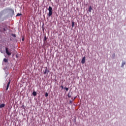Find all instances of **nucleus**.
Masks as SVG:
<instances>
[{
	"label": "nucleus",
	"mask_w": 126,
	"mask_h": 126,
	"mask_svg": "<svg viewBox=\"0 0 126 126\" xmlns=\"http://www.w3.org/2000/svg\"><path fill=\"white\" fill-rule=\"evenodd\" d=\"M49 10V13H48V15L49 16H52V14H53V8L50 6L48 8Z\"/></svg>",
	"instance_id": "1"
},
{
	"label": "nucleus",
	"mask_w": 126,
	"mask_h": 126,
	"mask_svg": "<svg viewBox=\"0 0 126 126\" xmlns=\"http://www.w3.org/2000/svg\"><path fill=\"white\" fill-rule=\"evenodd\" d=\"M125 64H126V62H123L122 64V67H123V66H124V65H125Z\"/></svg>",
	"instance_id": "11"
},
{
	"label": "nucleus",
	"mask_w": 126,
	"mask_h": 126,
	"mask_svg": "<svg viewBox=\"0 0 126 126\" xmlns=\"http://www.w3.org/2000/svg\"><path fill=\"white\" fill-rule=\"evenodd\" d=\"M21 15H22V14H21V13H18L16 15V16H21Z\"/></svg>",
	"instance_id": "12"
},
{
	"label": "nucleus",
	"mask_w": 126,
	"mask_h": 126,
	"mask_svg": "<svg viewBox=\"0 0 126 126\" xmlns=\"http://www.w3.org/2000/svg\"><path fill=\"white\" fill-rule=\"evenodd\" d=\"M22 41H24V38H23L22 39Z\"/></svg>",
	"instance_id": "24"
},
{
	"label": "nucleus",
	"mask_w": 126,
	"mask_h": 126,
	"mask_svg": "<svg viewBox=\"0 0 126 126\" xmlns=\"http://www.w3.org/2000/svg\"><path fill=\"white\" fill-rule=\"evenodd\" d=\"M3 62H4V63H7L8 61L7 60V59L5 58L3 59Z\"/></svg>",
	"instance_id": "10"
},
{
	"label": "nucleus",
	"mask_w": 126,
	"mask_h": 126,
	"mask_svg": "<svg viewBox=\"0 0 126 126\" xmlns=\"http://www.w3.org/2000/svg\"><path fill=\"white\" fill-rule=\"evenodd\" d=\"M5 106V104H4V103L1 104L0 105V108H4Z\"/></svg>",
	"instance_id": "6"
},
{
	"label": "nucleus",
	"mask_w": 126,
	"mask_h": 126,
	"mask_svg": "<svg viewBox=\"0 0 126 126\" xmlns=\"http://www.w3.org/2000/svg\"><path fill=\"white\" fill-rule=\"evenodd\" d=\"M89 12H91V11H92V7H91V6H90L89 7Z\"/></svg>",
	"instance_id": "8"
},
{
	"label": "nucleus",
	"mask_w": 126,
	"mask_h": 126,
	"mask_svg": "<svg viewBox=\"0 0 126 126\" xmlns=\"http://www.w3.org/2000/svg\"><path fill=\"white\" fill-rule=\"evenodd\" d=\"M85 57H84L82 59V61H81V63L83 64H84V63H85Z\"/></svg>",
	"instance_id": "4"
},
{
	"label": "nucleus",
	"mask_w": 126,
	"mask_h": 126,
	"mask_svg": "<svg viewBox=\"0 0 126 126\" xmlns=\"http://www.w3.org/2000/svg\"><path fill=\"white\" fill-rule=\"evenodd\" d=\"M76 98V96H75L74 99H73V101H74V100H75V99Z\"/></svg>",
	"instance_id": "22"
},
{
	"label": "nucleus",
	"mask_w": 126,
	"mask_h": 126,
	"mask_svg": "<svg viewBox=\"0 0 126 126\" xmlns=\"http://www.w3.org/2000/svg\"><path fill=\"white\" fill-rule=\"evenodd\" d=\"M115 55H115V54H113V57H114H114H115Z\"/></svg>",
	"instance_id": "23"
},
{
	"label": "nucleus",
	"mask_w": 126,
	"mask_h": 126,
	"mask_svg": "<svg viewBox=\"0 0 126 126\" xmlns=\"http://www.w3.org/2000/svg\"><path fill=\"white\" fill-rule=\"evenodd\" d=\"M50 71L47 69H45V71H44V74H46V73H49V72Z\"/></svg>",
	"instance_id": "7"
},
{
	"label": "nucleus",
	"mask_w": 126,
	"mask_h": 126,
	"mask_svg": "<svg viewBox=\"0 0 126 126\" xmlns=\"http://www.w3.org/2000/svg\"><path fill=\"white\" fill-rule=\"evenodd\" d=\"M45 97H48V96H49V94H48V93H45Z\"/></svg>",
	"instance_id": "15"
},
{
	"label": "nucleus",
	"mask_w": 126,
	"mask_h": 126,
	"mask_svg": "<svg viewBox=\"0 0 126 126\" xmlns=\"http://www.w3.org/2000/svg\"><path fill=\"white\" fill-rule=\"evenodd\" d=\"M72 95V93H69L68 94V98H71V96Z\"/></svg>",
	"instance_id": "5"
},
{
	"label": "nucleus",
	"mask_w": 126,
	"mask_h": 126,
	"mask_svg": "<svg viewBox=\"0 0 126 126\" xmlns=\"http://www.w3.org/2000/svg\"><path fill=\"white\" fill-rule=\"evenodd\" d=\"M22 107H23V109H25L26 108V106L24 105H23Z\"/></svg>",
	"instance_id": "17"
},
{
	"label": "nucleus",
	"mask_w": 126,
	"mask_h": 126,
	"mask_svg": "<svg viewBox=\"0 0 126 126\" xmlns=\"http://www.w3.org/2000/svg\"><path fill=\"white\" fill-rule=\"evenodd\" d=\"M12 36L13 37H16V35H15V34H12Z\"/></svg>",
	"instance_id": "18"
},
{
	"label": "nucleus",
	"mask_w": 126,
	"mask_h": 126,
	"mask_svg": "<svg viewBox=\"0 0 126 126\" xmlns=\"http://www.w3.org/2000/svg\"><path fill=\"white\" fill-rule=\"evenodd\" d=\"M5 51H6V53L7 55V56H11V53H10V52H9V51H8V48H6Z\"/></svg>",
	"instance_id": "2"
},
{
	"label": "nucleus",
	"mask_w": 126,
	"mask_h": 126,
	"mask_svg": "<svg viewBox=\"0 0 126 126\" xmlns=\"http://www.w3.org/2000/svg\"><path fill=\"white\" fill-rule=\"evenodd\" d=\"M69 103H70V104H72V101L70 100V101H69Z\"/></svg>",
	"instance_id": "21"
},
{
	"label": "nucleus",
	"mask_w": 126,
	"mask_h": 126,
	"mask_svg": "<svg viewBox=\"0 0 126 126\" xmlns=\"http://www.w3.org/2000/svg\"><path fill=\"white\" fill-rule=\"evenodd\" d=\"M4 31H5V28H3V30H0V32H4Z\"/></svg>",
	"instance_id": "14"
},
{
	"label": "nucleus",
	"mask_w": 126,
	"mask_h": 126,
	"mask_svg": "<svg viewBox=\"0 0 126 126\" xmlns=\"http://www.w3.org/2000/svg\"><path fill=\"white\" fill-rule=\"evenodd\" d=\"M32 95H33V96H36V95H37V93H36V92H33L32 93Z\"/></svg>",
	"instance_id": "9"
},
{
	"label": "nucleus",
	"mask_w": 126,
	"mask_h": 126,
	"mask_svg": "<svg viewBox=\"0 0 126 126\" xmlns=\"http://www.w3.org/2000/svg\"><path fill=\"white\" fill-rule=\"evenodd\" d=\"M44 42H46V41H47V37H46V36H44Z\"/></svg>",
	"instance_id": "13"
},
{
	"label": "nucleus",
	"mask_w": 126,
	"mask_h": 126,
	"mask_svg": "<svg viewBox=\"0 0 126 126\" xmlns=\"http://www.w3.org/2000/svg\"><path fill=\"white\" fill-rule=\"evenodd\" d=\"M66 91H68V88H65Z\"/></svg>",
	"instance_id": "19"
},
{
	"label": "nucleus",
	"mask_w": 126,
	"mask_h": 126,
	"mask_svg": "<svg viewBox=\"0 0 126 126\" xmlns=\"http://www.w3.org/2000/svg\"><path fill=\"white\" fill-rule=\"evenodd\" d=\"M74 27V22H72V27Z\"/></svg>",
	"instance_id": "16"
},
{
	"label": "nucleus",
	"mask_w": 126,
	"mask_h": 126,
	"mask_svg": "<svg viewBox=\"0 0 126 126\" xmlns=\"http://www.w3.org/2000/svg\"><path fill=\"white\" fill-rule=\"evenodd\" d=\"M61 87L62 89H63V85H61Z\"/></svg>",
	"instance_id": "20"
},
{
	"label": "nucleus",
	"mask_w": 126,
	"mask_h": 126,
	"mask_svg": "<svg viewBox=\"0 0 126 126\" xmlns=\"http://www.w3.org/2000/svg\"><path fill=\"white\" fill-rule=\"evenodd\" d=\"M9 84H10V80H9V82L7 84L6 88V91H7V90H8V88L9 87Z\"/></svg>",
	"instance_id": "3"
}]
</instances>
